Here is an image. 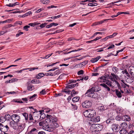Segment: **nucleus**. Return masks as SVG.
Here are the masks:
<instances>
[{
	"instance_id": "nucleus-48",
	"label": "nucleus",
	"mask_w": 134,
	"mask_h": 134,
	"mask_svg": "<svg viewBox=\"0 0 134 134\" xmlns=\"http://www.w3.org/2000/svg\"><path fill=\"white\" fill-rule=\"evenodd\" d=\"M13 19L7 20L5 21H2V23H7V22L10 23V22L11 21H13Z\"/></svg>"
},
{
	"instance_id": "nucleus-26",
	"label": "nucleus",
	"mask_w": 134,
	"mask_h": 134,
	"mask_svg": "<svg viewBox=\"0 0 134 134\" xmlns=\"http://www.w3.org/2000/svg\"><path fill=\"white\" fill-rule=\"evenodd\" d=\"M121 126L122 129H125L127 127V125L126 122H123L121 124Z\"/></svg>"
},
{
	"instance_id": "nucleus-9",
	"label": "nucleus",
	"mask_w": 134,
	"mask_h": 134,
	"mask_svg": "<svg viewBox=\"0 0 134 134\" xmlns=\"http://www.w3.org/2000/svg\"><path fill=\"white\" fill-rule=\"evenodd\" d=\"M115 91L116 95L119 98H121L122 97V94L124 93V91L120 89L119 90L115 89Z\"/></svg>"
},
{
	"instance_id": "nucleus-5",
	"label": "nucleus",
	"mask_w": 134,
	"mask_h": 134,
	"mask_svg": "<svg viewBox=\"0 0 134 134\" xmlns=\"http://www.w3.org/2000/svg\"><path fill=\"white\" fill-rule=\"evenodd\" d=\"M106 84L112 88H116L117 87H119L120 86L118 82L115 80H112L111 81L109 80L107 81L106 82Z\"/></svg>"
},
{
	"instance_id": "nucleus-22",
	"label": "nucleus",
	"mask_w": 134,
	"mask_h": 134,
	"mask_svg": "<svg viewBox=\"0 0 134 134\" xmlns=\"http://www.w3.org/2000/svg\"><path fill=\"white\" fill-rule=\"evenodd\" d=\"M100 85L105 88L107 90V91H108V92H109V91H110V88L107 85H106L105 84H100Z\"/></svg>"
},
{
	"instance_id": "nucleus-55",
	"label": "nucleus",
	"mask_w": 134,
	"mask_h": 134,
	"mask_svg": "<svg viewBox=\"0 0 134 134\" xmlns=\"http://www.w3.org/2000/svg\"><path fill=\"white\" fill-rule=\"evenodd\" d=\"M58 67H57L55 68H53L52 69L49 70L47 71L49 72L51 71H53L55 70L56 69H58Z\"/></svg>"
},
{
	"instance_id": "nucleus-25",
	"label": "nucleus",
	"mask_w": 134,
	"mask_h": 134,
	"mask_svg": "<svg viewBox=\"0 0 134 134\" xmlns=\"http://www.w3.org/2000/svg\"><path fill=\"white\" fill-rule=\"evenodd\" d=\"M76 84H71L66 86V88H72L75 87Z\"/></svg>"
},
{
	"instance_id": "nucleus-37",
	"label": "nucleus",
	"mask_w": 134,
	"mask_h": 134,
	"mask_svg": "<svg viewBox=\"0 0 134 134\" xmlns=\"http://www.w3.org/2000/svg\"><path fill=\"white\" fill-rule=\"evenodd\" d=\"M23 115L24 116L25 119L26 120H28V114L27 113H24L23 114Z\"/></svg>"
},
{
	"instance_id": "nucleus-57",
	"label": "nucleus",
	"mask_w": 134,
	"mask_h": 134,
	"mask_svg": "<svg viewBox=\"0 0 134 134\" xmlns=\"http://www.w3.org/2000/svg\"><path fill=\"white\" fill-rule=\"evenodd\" d=\"M44 122H43V121L40 122L39 123V125L40 126H44Z\"/></svg>"
},
{
	"instance_id": "nucleus-18",
	"label": "nucleus",
	"mask_w": 134,
	"mask_h": 134,
	"mask_svg": "<svg viewBox=\"0 0 134 134\" xmlns=\"http://www.w3.org/2000/svg\"><path fill=\"white\" fill-rule=\"evenodd\" d=\"M129 14V13L127 12H118L117 14V15H112L111 16V17L112 18H114L115 17H116L118 15H119V14Z\"/></svg>"
},
{
	"instance_id": "nucleus-6",
	"label": "nucleus",
	"mask_w": 134,
	"mask_h": 134,
	"mask_svg": "<svg viewBox=\"0 0 134 134\" xmlns=\"http://www.w3.org/2000/svg\"><path fill=\"white\" fill-rule=\"evenodd\" d=\"M25 124L24 122L19 123L17 130L19 132H21L25 128Z\"/></svg>"
},
{
	"instance_id": "nucleus-64",
	"label": "nucleus",
	"mask_w": 134,
	"mask_h": 134,
	"mask_svg": "<svg viewBox=\"0 0 134 134\" xmlns=\"http://www.w3.org/2000/svg\"><path fill=\"white\" fill-rule=\"evenodd\" d=\"M111 120V119H108L106 120V123L107 124H109Z\"/></svg>"
},
{
	"instance_id": "nucleus-4",
	"label": "nucleus",
	"mask_w": 134,
	"mask_h": 134,
	"mask_svg": "<svg viewBox=\"0 0 134 134\" xmlns=\"http://www.w3.org/2000/svg\"><path fill=\"white\" fill-rule=\"evenodd\" d=\"M57 121V118L54 116H52L51 115H47L45 121L47 123H52L56 122Z\"/></svg>"
},
{
	"instance_id": "nucleus-53",
	"label": "nucleus",
	"mask_w": 134,
	"mask_h": 134,
	"mask_svg": "<svg viewBox=\"0 0 134 134\" xmlns=\"http://www.w3.org/2000/svg\"><path fill=\"white\" fill-rule=\"evenodd\" d=\"M123 72V74H125L127 76L129 77V74L126 70H125Z\"/></svg>"
},
{
	"instance_id": "nucleus-31",
	"label": "nucleus",
	"mask_w": 134,
	"mask_h": 134,
	"mask_svg": "<svg viewBox=\"0 0 134 134\" xmlns=\"http://www.w3.org/2000/svg\"><path fill=\"white\" fill-rule=\"evenodd\" d=\"M85 65V63L84 62L80 63L76 65V66L78 67H82Z\"/></svg>"
},
{
	"instance_id": "nucleus-3",
	"label": "nucleus",
	"mask_w": 134,
	"mask_h": 134,
	"mask_svg": "<svg viewBox=\"0 0 134 134\" xmlns=\"http://www.w3.org/2000/svg\"><path fill=\"white\" fill-rule=\"evenodd\" d=\"M103 128L102 125L99 124H93L91 125L90 130L92 132L98 131H101Z\"/></svg>"
},
{
	"instance_id": "nucleus-61",
	"label": "nucleus",
	"mask_w": 134,
	"mask_h": 134,
	"mask_svg": "<svg viewBox=\"0 0 134 134\" xmlns=\"http://www.w3.org/2000/svg\"><path fill=\"white\" fill-rule=\"evenodd\" d=\"M77 93V92H75V91L74 90H72L71 92V94H72H72H76Z\"/></svg>"
},
{
	"instance_id": "nucleus-21",
	"label": "nucleus",
	"mask_w": 134,
	"mask_h": 134,
	"mask_svg": "<svg viewBox=\"0 0 134 134\" xmlns=\"http://www.w3.org/2000/svg\"><path fill=\"white\" fill-rule=\"evenodd\" d=\"M96 1L95 0H93L92 3H89L88 5L90 6H96L97 5V4L96 3Z\"/></svg>"
},
{
	"instance_id": "nucleus-46",
	"label": "nucleus",
	"mask_w": 134,
	"mask_h": 134,
	"mask_svg": "<svg viewBox=\"0 0 134 134\" xmlns=\"http://www.w3.org/2000/svg\"><path fill=\"white\" fill-rule=\"evenodd\" d=\"M124 90L125 92L127 93H130L131 92L130 90L129 89L127 88H125Z\"/></svg>"
},
{
	"instance_id": "nucleus-45",
	"label": "nucleus",
	"mask_w": 134,
	"mask_h": 134,
	"mask_svg": "<svg viewBox=\"0 0 134 134\" xmlns=\"http://www.w3.org/2000/svg\"><path fill=\"white\" fill-rule=\"evenodd\" d=\"M63 92L66 93L68 94H70V91L68 89H65L63 90Z\"/></svg>"
},
{
	"instance_id": "nucleus-39",
	"label": "nucleus",
	"mask_w": 134,
	"mask_h": 134,
	"mask_svg": "<svg viewBox=\"0 0 134 134\" xmlns=\"http://www.w3.org/2000/svg\"><path fill=\"white\" fill-rule=\"evenodd\" d=\"M22 24V22L20 21H17L14 23V26H16L18 25H21Z\"/></svg>"
},
{
	"instance_id": "nucleus-13",
	"label": "nucleus",
	"mask_w": 134,
	"mask_h": 134,
	"mask_svg": "<svg viewBox=\"0 0 134 134\" xmlns=\"http://www.w3.org/2000/svg\"><path fill=\"white\" fill-rule=\"evenodd\" d=\"M118 125L117 124H114L112 126V129L113 131L115 132H116L119 130Z\"/></svg>"
},
{
	"instance_id": "nucleus-10",
	"label": "nucleus",
	"mask_w": 134,
	"mask_h": 134,
	"mask_svg": "<svg viewBox=\"0 0 134 134\" xmlns=\"http://www.w3.org/2000/svg\"><path fill=\"white\" fill-rule=\"evenodd\" d=\"M0 129L2 132H6L8 131L9 127L7 125L4 126L2 124L0 123Z\"/></svg>"
},
{
	"instance_id": "nucleus-59",
	"label": "nucleus",
	"mask_w": 134,
	"mask_h": 134,
	"mask_svg": "<svg viewBox=\"0 0 134 134\" xmlns=\"http://www.w3.org/2000/svg\"><path fill=\"white\" fill-rule=\"evenodd\" d=\"M27 70V69H24L22 70H19V71H16V72L17 73H21L22 72V71H24V70Z\"/></svg>"
},
{
	"instance_id": "nucleus-49",
	"label": "nucleus",
	"mask_w": 134,
	"mask_h": 134,
	"mask_svg": "<svg viewBox=\"0 0 134 134\" xmlns=\"http://www.w3.org/2000/svg\"><path fill=\"white\" fill-rule=\"evenodd\" d=\"M40 23H38L37 24L35 23H30L29 24V25L30 26H31L34 27L36 25H38L40 24Z\"/></svg>"
},
{
	"instance_id": "nucleus-12",
	"label": "nucleus",
	"mask_w": 134,
	"mask_h": 134,
	"mask_svg": "<svg viewBox=\"0 0 134 134\" xmlns=\"http://www.w3.org/2000/svg\"><path fill=\"white\" fill-rule=\"evenodd\" d=\"M43 128L45 130L49 132L52 131L53 130L52 127L51 126L50 127L48 125L43 126Z\"/></svg>"
},
{
	"instance_id": "nucleus-54",
	"label": "nucleus",
	"mask_w": 134,
	"mask_h": 134,
	"mask_svg": "<svg viewBox=\"0 0 134 134\" xmlns=\"http://www.w3.org/2000/svg\"><path fill=\"white\" fill-rule=\"evenodd\" d=\"M83 71L82 70H81L77 72V74L78 75H80L83 74Z\"/></svg>"
},
{
	"instance_id": "nucleus-23",
	"label": "nucleus",
	"mask_w": 134,
	"mask_h": 134,
	"mask_svg": "<svg viewBox=\"0 0 134 134\" xmlns=\"http://www.w3.org/2000/svg\"><path fill=\"white\" fill-rule=\"evenodd\" d=\"M127 132L126 129H122L119 132L120 134H126Z\"/></svg>"
},
{
	"instance_id": "nucleus-63",
	"label": "nucleus",
	"mask_w": 134,
	"mask_h": 134,
	"mask_svg": "<svg viewBox=\"0 0 134 134\" xmlns=\"http://www.w3.org/2000/svg\"><path fill=\"white\" fill-rule=\"evenodd\" d=\"M32 14V12L31 11H29L28 12L26 13L25 15L26 16H27L28 15H29L31 14Z\"/></svg>"
},
{
	"instance_id": "nucleus-19",
	"label": "nucleus",
	"mask_w": 134,
	"mask_h": 134,
	"mask_svg": "<svg viewBox=\"0 0 134 134\" xmlns=\"http://www.w3.org/2000/svg\"><path fill=\"white\" fill-rule=\"evenodd\" d=\"M19 3L18 2H16L13 4L9 3L8 4H7L6 6L10 7H13L16 5H19Z\"/></svg>"
},
{
	"instance_id": "nucleus-52",
	"label": "nucleus",
	"mask_w": 134,
	"mask_h": 134,
	"mask_svg": "<svg viewBox=\"0 0 134 134\" xmlns=\"http://www.w3.org/2000/svg\"><path fill=\"white\" fill-rule=\"evenodd\" d=\"M52 54V53L51 54H49L48 55L45 56V57H43L42 58L43 59H47L51 56Z\"/></svg>"
},
{
	"instance_id": "nucleus-62",
	"label": "nucleus",
	"mask_w": 134,
	"mask_h": 134,
	"mask_svg": "<svg viewBox=\"0 0 134 134\" xmlns=\"http://www.w3.org/2000/svg\"><path fill=\"white\" fill-rule=\"evenodd\" d=\"M13 81H12L11 80H8L6 81L5 82V83H11V82H13Z\"/></svg>"
},
{
	"instance_id": "nucleus-36",
	"label": "nucleus",
	"mask_w": 134,
	"mask_h": 134,
	"mask_svg": "<svg viewBox=\"0 0 134 134\" xmlns=\"http://www.w3.org/2000/svg\"><path fill=\"white\" fill-rule=\"evenodd\" d=\"M36 131L37 129H36L35 128H33L27 134H32L34 132Z\"/></svg>"
},
{
	"instance_id": "nucleus-7",
	"label": "nucleus",
	"mask_w": 134,
	"mask_h": 134,
	"mask_svg": "<svg viewBox=\"0 0 134 134\" xmlns=\"http://www.w3.org/2000/svg\"><path fill=\"white\" fill-rule=\"evenodd\" d=\"M12 120L14 122H19L20 119V117L16 114H13L11 116Z\"/></svg>"
},
{
	"instance_id": "nucleus-58",
	"label": "nucleus",
	"mask_w": 134,
	"mask_h": 134,
	"mask_svg": "<svg viewBox=\"0 0 134 134\" xmlns=\"http://www.w3.org/2000/svg\"><path fill=\"white\" fill-rule=\"evenodd\" d=\"M114 47V44H112L110 46L107 48L108 49H110L113 48Z\"/></svg>"
},
{
	"instance_id": "nucleus-28",
	"label": "nucleus",
	"mask_w": 134,
	"mask_h": 134,
	"mask_svg": "<svg viewBox=\"0 0 134 134\" xmlns=\"http://www.w3.org/2000/svg\"><path fill=\"white\" fill-rule=\"evenodd\" d=\"M80 98L79 97H74L72 99V101L74 102H77L79 101Z\"/></svg>"
},
{
	"instance_id": "nucleus-32",
	"label": "nucleus",
	"mask_w": 134,
	"mask_h": 134,
	"mask_svg": "<svg viewBox=\"0 0 134 134\" xmlns=\"http://www.w3.org/2000/svg\"><path fill=\"white\" fill-rule=\"evenodd\" d=\"M104 19L103 20H102L100 22H98V23H99V24H102L103 23H104L106 21H108V20H113L114 19Z\"/></svg>"
},
{
	"instance_id": "nucleus-2",
	"label": "nucleus",
	"mask_w": 134,
	"mask_h": 134,
	"mask_svg": "<svg viewBox=\"0 0 134 134\" xmlns=\"http://www.w3.org/2000/svg\"><path fill=\"white\" fill-rule=\"evenodd\" d=\"M96 112L93 110L88 109L83 113L84 115L86 117L91 118L95 115Z\"/></svg>"
},
{
	"instance_id": "nucleus-60",
	"label": "nucleus",
	"mask_w": 134,
	"mask_h": 134,
	"mask_svg": "<svg viewBox=\"0 0 134 134\" xmlns=\"http://www.w3.org/2000/svg\"><path fill=\"white\" fill-rule=\"evenodd\" d=\"M75 40L74 38L73 37H70L68 38V41H71L72 40Z\"/></svg>"
},
{
	"instance_id": "nucleus-33",
	"label": "nucleus",
	"mask_w": 134,
	"mask_h": 134,
	"mask_svg": "<svg viewBox=\"0 0 134 134\" xmlns=\"http://www.w3.org/2000/svg\"><path fill=\"white\" fill-rule=\"evenodd\" d=\"M40 2L44 4H47L49 2V0H40Z\"/></svg>"
},
{
	"instance_id": "nucleus-20",
	"label": "nucleus",
	"mask_w": 134,
	"mask_h": 134,
	"mask_svg": "<svg viewBox=\"0 0 134 134\" xmlns=\"http://www.w3.org/2000/svg\"><path fill=\"white\" fill-rule=\"evenodd\" d=\"M51 126L52 127L53 129H54L57 127L59 126L58 124L56 122H54L51 123Z\"/></svg>"
},
{
	"instance_id": "nucleus-38",
	"label": "nucleus",
	"mask_w": 134,
	"mask_h": 134,
	"mask_svg": "<svg viewBox=\"0 0 134 134\" xmlns=\"http://www.w3.org/2000/svg\"><path fill=\"white\" fill-rule=\"evenodd\" d=\"M38 75L36 77L38 79L41 78L44 75V74L42 73H40L38 74Z\"/></svg>"
},
{
	"instance_id": "nucleus-14",
	"label": "nucleus",
	"mask_w": 134,
	"mask_h": 134,
	"mask_svg": "<svg viewBox=\"0 0 134 134\" xmlns=\"http://www.w3.org/2000/svg\"><path fill=\"white\" fill-rule=\"evenodd\" d=\"M129 71L131 76L134 78V67L133 66H130Z\"/></svg>"
},
{
	"instance_id": "nucleus-41",
	"label": "nucleus",
	"mask_w": 134,
	"mask_h": 134,
	"mask_svg": "<svg viewBox=\"0 0 134 134\" xmlns=\"http://www.w3.org/2000/svg\"><path fill=\"white\" fill-rule=\"evenodd\" d=\"M46 93V91L45 89H43L40 92V94L41 95H45Z\"/></svg>"
},
{
	"instance_id": "nucleus-8",
	"label": "nucleus",
	"mask_w": 134,
	"mask_h": 134,
	"mask_svg": "<svg viewBox=\"0 0 134 134\" xmlns=\"http://www.w3.org/2000/svg\"><path fill=\"white\" fill-rule=\"evenodd\" d=\"M92 105L91 102L89 100L85 101L82 103V105L84 108H87L90 107Z\"/></svg>"
},
{
	"instance_id": "nucleus-44",
	"label": "nucleus",
	"mask_w": 134,
	"mask_h": 134,
	"mask_svg": "<svg viewBox=\"0 0 134 134\" xmlns=\"http://www.w3.org/2000/svg\"><path fill=\"white\" fill-rule=\"evenodd\" d=\"M30 27V26L29 25H26L24 26L23 27L25 31H28V29Z\"/></svg>"
},
{
	"instance_id": "nucleus-47",
	"label": "nucleus",
	"mask_w": 134,
	"mask_h": 134,
	"mask_svg": "<svg viewBox=\"0 0 134 134\" xmlns=\"http://www.w3.org/2000/svg\"><path fill=\"white\" fill-rule=\"evenodd\" d=\"M23 33L21 32H20L19 31H18L17 34H16V37H18L20 36L21 35L23 34Z\"/></svg>"
},
{
	"instance_id": "nucleus-42",
	"label": "nucleus",
	"mask_w": 134,
	"mask_h": 134,
	"mask_svg": "<svg viewBox=\"0 0 134 134\" xmlns=\"http://www.w3.org/2000/svg\"><path fill=\"white\" fill-rule=\"evenodd\" d=\"M5 119L4 117H0V122L2 123L5 121Z\"/></svg>"
},
{
	"instance_id": "nucleus-35",
	"label": "nucleus",
	"mask_w": 134,
	"mask_h": 134,
	"mask_svg": "<svg viewBox=\"0 0 134 134\" xmlns=\"http://www.w3.org/2000/svg\"><path fill=\"white\" fill-rule=\"evenodd\" d=\"M121 82H122V83H121V86H122V87H123V88H125L126 87V86H129L127 85H126L125 84L124 81L123 80H121Z\"/></svg>"
},
{
	"instance_id": "nucleus-1",
	"label": "nucleus",
	"mask_w": 134,
	"mask_h": 134,
	"mask_svg": "<svg viewBox=\"0 0 134 134\" xmlns=\"http://www.w3.org/2000/svg\"><path fill=\"white\" fill-rule=\"evenodd\" d=\"M96 87H93L91 88L88 90L87 92L86 93V95L88 97L93 98H96L98 97L97 94L94 92L97 91L96 90Z\"/></svg>"
},
{
	"instance_id": "nucleus-43",
	"label": "nucleus",
	"mask_w": 134,
	"mask_h": 134,
	"mask_svg": "<svg viewBox=\"0 0 134 134\" xmlns=\"http://www.w3.org/2000/svg\"><path fill=\"white\" fill-rule=\"evenodd\" d=\"M71 105L72 106V108L73 110H76L77 109V106L75 105H74L73 104H71Z\"/></svg>"
},
{
	"instance_id": "nucleus-17",
	"label": "nucleus",
	"mask_w": 134,
	"mask_h": 134,
	"mask_svg": "<svg viewBox=\"0 0 134 134\" xmlns=\"http://www.w3.org/2000/svg\"><path fill=\"white\" fill-rule=\"evenodd\" d=\"M37 96V94H35L32 96L28 97L27 98L29 101H31L35 100L36 99Z\"/></svg>"
},
{
	"instance_id": "nucleus-15",
	"label": "nucleus",
	"mask_w": 134,
	"mask_h": 134,
	"mask_svg": "<svg viewBox=\"0 0 134 134\" xmlns=\"http://www.w3.org/2000/svg\"><path fill=\"white\" fill-rule=\"evenodd\" d=\"M100 121V118L99 116H95L91 119V121L94 122H96Z\"/></svg>"
},
{
	"instance_id": "nucleus-30",
	"label": "nucleus",
	"mask_w": 134,
	"mask_h": 134,
	"mask_svg": "<svg viewBox=\"0 0 134 134\" xmlns=\"http://www.w3.org/2000/svg\"><path fill=\"white\" fill-rule=\"evenodd\" d=\"M4 117L5 118V121L6 120H9L11 118V116L9 114H8L5 115Z\"/></svg>"
},
{
	"instance_id": "nucleus-56",
	"label": "nucleus",
	"mask_w": 134,
	"mask_h": 134,
	"mask_svg": "<svg viewBox=\"0 0 134 134\" xmlns=\"http://www.w3.org/2000/svg\"><path fill=\"white\" fill-rule=\"evenodd\" d=\"M46 23H44V24H41L40 25V27L41 28H43V27H44L45 26H46Z\"/></svg>"
},
{
	"instance_id": "nucleus-51",
	"label": "nucleus",
	"mask_w": 134,
	"mask_h": 134,
	"mask_svg": "<svg viewBox=\"0 0 134 134\" xmlns=\"http://www.w3.org/2000/svg\"><path fill=\"white\" fill-rule=\"evenodd\" d=\"M100 79L102 80H103V81L104 82H105L106 83V82L107 81H108V80H107L106 79H104V77L103 76H102L99 78Z\"/></svg>"
},
{
	"instance_id": "nucleus-16",
	"label": "nucleus",
	"mask_w": 134,
	"mask_h": 134,
	"mask_svg": "<svg viewBox=\"0 0 134 134\" xmlns=\"http://www.w3.org/2000/svg\"><path fill=\"white\" fill-rule=\"evenodd\" d=\"M122 119L123 120L125 121H129L131 120L129 116L127 115L123 116L122 117Z\"/></svg>"
},
{
	"instance_id": "nucleus-40",
	"label": "nucleus",
	"mask_w": 134,
	"mask_h": 134,
	"mask_svg": "<svg viewBox=\"0 0 134 134\" xmlns=\"http://www.w3.org/2000/svg\"><path fill=\"white\" fill-rule=\"evenodd\" d=\"M34 89V87L32 86H29L27 87V90L29 91H32Z\"/></svg>"
},
{
	"instance_id": "nucleus-34",
	"label": "nucleus",
	"mask_w": 134,
	"mask_h": 134,
	"mask_svg": "<svg viewBox=\"0 0 134 134\" xmlns=\"http://www.w3.org/2000/svg\"><path fill=\"white\" fill-rule=\"evenodd\" d=\"M29 119L30 120H32L31 121L34 123H35L36 122V120H35L34 119H33L32 115L31 114L29 115Z\"/></svg>"
},
{
	"instance_id": "nucleus-11",
	"label": "nucleus",
	"mask_w": 134,
	"mask_h": 134,
	"mask_svg": "<svg viewBox=\"0 0 134 134\" xmlns=\"http://www.w3.org/2000/svg\"><path fill=\"white\" fill-rule=\"evenodd\" d=\"M17 122L11 121L10 122V125L11 127H13L15 130L17 129L18 124Z\"/></svg>"
},
{
	"instance_id": "nucleus-50",
	"label": "nucleus",
	"mask_w": 134,
	"mask_h": 134,
	"mask_svg": "<svg viewBox=\"0 0 134 134\" xmlns=\"http://www.w3.org/2000/svg\"><path fill=\"white\" fill-rule=\"evenodd\" d=\"M98 108L100 111L103 110H104V107L103 106H99L98 107Z\"/></svg>"
},
{
	"instance_id": "nucleus-29",
	"label": "nucleus",
	"mask_w": 134,
	"mask_h": 134,
	"mask_svg": "<svg viewBox=\"0 0 134 134\" xmlns=\"http://www.w3.org/2000/svg\"><path fill=\"white\" fill-rule=\"evenodd\" d=\"M31 82L32 83H35V84H38L40 83L41 82L39 80H32Z\"/></svg>"
},
{
	"instance_id": "nucleus-27",
	"label": "nucleus",
	"mask_w": 134,
	"mask_h": 134,
	"mask_svg": "<svg viewBox=\"0 0 134 134\" xmlns=\"http://www.w3.org/2000/svg\"><path fill=\"white\" fill-rule=\"evenodd\" d=\"M118 68L116 67H113L112 68L113 71L115 74L118 73Z\"/></svg>"
},
{
	"instance_id": "nucleus-24",
	"label": "nucleus",
	"mask_w": 134,
	"mask_h": 134,
	"mask_svg": "<svg viewBox=\"0 0 134 134\" xmlns=\"http://www.w3.org/2000/svg\"><path fill=\"white\" fill-rule=\"evenodd\" d=\"M100 58V56H99L95 58L92 59L91 60V61L92 63H95Z\"/></svg>"
}]
</instances>
